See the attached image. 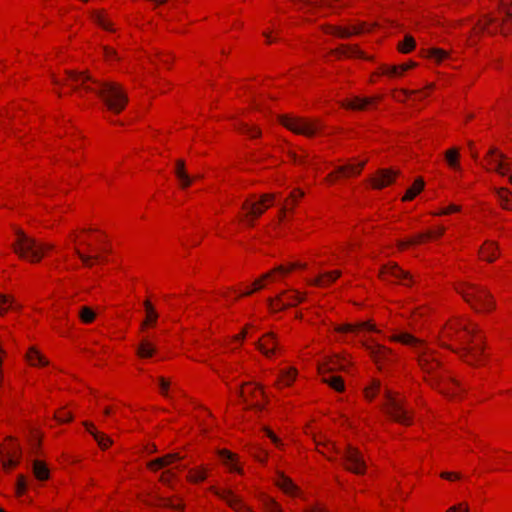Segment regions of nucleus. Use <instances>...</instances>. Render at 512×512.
Returning a JSON list of instances; mask_svg holds the SVG:
<instances>
[{"mask_svg":"<svg viewBox=\"0 0 512 512\" xmlns=\"http://www.w3.org/2000/svg\"><path fill=\"white\" fill-rule=\"evenodd\" d=\"M66 73L67 78L64 84L70 86L73 91L95 92L114 113H120L125 108L128 98L119 84L96 80L86 72L67 71Z\"/></svg>","mask_w":512,"mask_h":512,"instance_id":"nucleus-1","label":"nucleus"},{"mask_svg":"<svg viewBox=\"0 0 512 512\" xmlns=\"http://www.w3.org/2000/svg\"><path fill=\"white\" fill-rule=\"evenodd\" d=\"M392 340L410 346L417 354V361L421 369L427 374L434 375L440 366L439 361L435 358L433 351L422 340L407 332L394 335Z\"/></svg>","mask_w":512,"mask_h":512,"instance_id":"nucleus-2","label":"nucleus"},{"mask_svg":"<svg viewBox=\"0 0 512 512\" xmlns=\"http://www.w3.org/2000/svg\"><path fill=\"white\" fill-rule=\"evenodd\" d=\"M449 337H454L462 344L461 357L469 364H475L481 355V347L478 343L475 327L461 326L460 330L449 328Z\"/></svg>","mask_w":512,"mask_h":512,"instance_id":"nucleus-3","label":"nucleus"},{"mask_svg":"<svg viewBox=\"0 0 512 512\" xmlns=\"http://www.w3.org/2000/svg\"><path fill=\"white\" fill-rule=\"evenodd\" d=\"M15 252L20 256H44L46 253L57 252L55 246L51 243L36 242L29 238L23 232H17V239L14 243Z\"/></svg>","mask_w":512,"mask_h":512,"instance_id":"nucleus-4","label":"nucleus"},{"mask_svg":"<svg viewBox=\"0 0 512 512\" xmlns=\"http://www.w3.org/2000/svg\"><path fill=\"white\" fill-rule=\"evenodd\" d=\"M499 11L503 15L501 19L487 16L485 20L479 23L480 30H486L488 26H495L496 30L503 35L512 32V0H500Z\"/></svg>","mask_w":512,"mask_h":512,"instance_id":"nucleus-5","label":"nucleus"},{"mask_svg":"<svg viewBox=\"0 0 512 512\" xmlns=\"http://www.w3.org/2000/svg\"><path fill=\"white\" fill-rule=\"evenodd\" d=\"M464 299L477 311L489 312L494 308L490 293L483 287L469 285L461 291Z\"/></svg>","mask_w":512,"mask_h":512,"instance_id":"nucleus-6","label":"nucleus"},{"mask_svg":"<svg viewBox=\"0 0 512 512\" xmlns=\"http://www.w3.org/2000/svg\"><path fill=\"white\" fill-rule=\"evenodd\" d=\"M386 399L383 407L386 414L398 423L410 425L412 421L411 411L405 406L404 399L389 391H386Z\"/></svg>","mask_w":512,"mask_h":512,"instance_id":"nucleus-7","label":"nucleus"},{"mask_svg":"<svg viewBox=\"0 0 512 512\" xmlns=\"http://www.w3.org/2000/svg\"><path fill=\"white\" fill-rule=\"evenodd\" d=\"M279 121L288 130L307 137H312L320 129L318 121L301 117L283 115L279 117Z\"/></svg>","mask_w":512,"mask_h":512,"instance_id":"nucleus-8","label":"nucleus"},{"mask_svg":"<svg viewBox=\"0 0 512 512\" xmlns=\"http://www.w3.org/2000/svg\"><path fill=\"white\" fill-rule=\"evenodd\" d=\"M275 199L274 194H263L258 201L246 200L243 209L247 210V224L253 226V220L261 216Z\"/></svg>","mask_w":512,"mask_h":512,"instance_id":"nucleus-9","label":"nucleus"},{"mask_svg":"<svg viewBox=\"0 0 512 512\" xmlns=\"http://www.w3.org/2000/svg\"><path fill=\"white\" fill-rule=\"evenodd\" d=\"M342 461L348 471L355 474H363L365 472L366 464L363 455L357 448L351 445H347L343 451Z\"/></svg>","mask_w":512,"mask_h":512,"instance_id":"nucleus-10","label":"nucleus"},{"mask_svg":"<svg viewBox=\"0 0 512 512\" xmlns=\"http://www.w3.org/2000/svg\"><path fill=\"white\" fill-rule=\"evenodd\" d=\"M337 369H344L343 365L339 362H333L331 365L327 364L323 367L319 368L322 376V381L328 384L331 388L338 392H342L344 390V381L340 376L331 374L333 371Z\"/></svg>","mask_w":512,"mask_h":512,"instance_id":"nucleus-11","label":"nucleus"},{"mask_svg":"<svg viewBox=\"0 0 512 512\" xmlns=\"http://www.w3.org/2000/svg\"><path fill=\"white\" fill-rule=\"evenodd\" d=\"M486 159L491 167V170L496 171L501 176H506L509 174L510 163L506 162V156L497 148H490Z\"/></svg>","mask_w":512,"mask_h":512,"instance_id":"nucleus-12","label":"nucleus"},{"mask_svg":"<svg viewBox=\"0 0 512 512\" xmlns=\"http://www.w3.org/2000/svg\"><path fill=\"white\" fill-rule=\"evenodd\" d=\"M399 174L398 170L393 169H379L375 176L371 178L372 186L375 189H382L393 183L396 176Z\"/></svg>","mask_w":512,"mask_h":512,"instance_id":"nucleus-13","label":"nucleus"},{"mask_svg":"<svg viewBox=\"0 0 512 512\" xmlns=\"http://www.w3.org/2000/svg\"><path fill=\"white\" fill-rule=\"evenodd\" d=\"M364 24L354 25L351 28H343L338 26L328 25L324 28V31L328 34L335 35L339 38H349L351 35H358L365 31Z\"/></svg>","mask_w":512,"mask_h":512,"instance_id":"nucleus-14","label":"nucleus"},{"mask_svg":"<svg viewBox=\"0 0 512 512\" xmlns=\"http://www.w3.org/2000/svg\"><path fill=\"white\" fill-rule=\"evenodd\" d=\"M292 269H294V265H291V264H288V265H280L279 267H277L275 270L271 271V272H268L266 274H264L262 276V278L256 280L254 283H253V286L254 288L252 290H248L246 291L243 295H250L251 293H253V291L255 290H259L261 288H263L264 286V280H267V279H275L274 276L277 275V274H280V275H285L287 274L288 272H290Z\"/></svg>","mask_w":512,"mask_h":512,"instance_id":"nucleus-15","label":"nucleus"},{"mask_svg":"<svg viewBox=\"0 0 512 512\" xmlns=\"http://www.w3.org/2000/svg\"><path fill=\"white\" fill-rule=\"evenodd\" d=\"M215 493L225 500L231 508L236 512H251V510L242 502L240 498L232 493L230 490H215Z\"/></svg>","mask_w":512,"mask_h":512,"instance_id":"nucleus-16","label":"nucleus"},{"mask_svg":"<svg viewBox=\"0 0 512 512\" xmlns=\"http://www.w3.org/2000/svg\"><path fill=\"white\" fill-rule=\"evenodd\" d=\"M365 163H366L365 161H361L356 164L348 163V164L339 166V167H337V169L334 173H331L328 176V179L332 181L334 179L335 174H341L343 177L359 175L361 173V170L365 166Z\"/></svg>","mask_w":512,"mask_h":512,"instance_id":"nucleus-17","label":"nucleus"},{"mask_svg":"<svg viewBox=\"0 0 512 512\" xmlns=\"http://www.w3.org/2000/svg\"><path fill=\"white\" fill-rule=\"evenodd\" d=\"M255 345L266 357H270L277 347L276 337L273 333H267Z\"/></svg>","mask_w":512,"mask_h":512,"instance_id":"nucleus-18","label":"nucleus"},{"mask_svg":"<svg viewBox=\"0 0 512 512\" xmlns=\"http://www.w3.org/2000/svg\"><path fill=\"white\" fill-rule=\"evenodd\" d=\"M444 231H445V228L442 226H439L433 230H429L427 232L420 233V234L412 237L411 239H409V241L407 243H403L402 245L403 246L413 245V244L422 243L426 240L435 239L437 237H440L444 233Z\"/></svg>","mask_w":512,"mask_h":512,"instance_id":"nucleus-19","label":"nucleus"},{"mask_svg":"<svg viewBox=\"0 0 512 512\" xmlns=\"http://www.w3.org/2000/svg\"><path fill=\"white\" fill-rule=\"evenodd\" d=\"M303 300V297L299 293H294L287 301H284L281 296H278L276 299H269V306L274 311L284 309L288 306L295 305Z\"/></svg>","mask_w":512,"mask_h":512,"instance_id":"nucleus-20","label":"nucleus"},{"mask_svg":"<svg viewBox=\"0 0 512 512\" xmlns=\"http://www.w3.org/2000/svg\"><path fill=\"white\" fill-rule=\"evenodd\" d=\"M375 101L372 97H354L352 99L346 100L343 103V106L348 109L353 110H364L370 104Z\"/></svg>","mask_w":512,"mask_h":512,"instance_id":"nucleus-21","label":"nucleus"},{"mask_svg":"<svg viewBox=\"0 0 512 512\" xmlns=\"http://www.w3.org/2000/svg\"><path fill=\"white\" fill-rule=\"evenodd\" d=\"M83 425L85 426L87 431L94 437V439L97 441L98 445L102 449L108 448L113 443V441L108 436H106L103 433L95 431L92 423L84 422Z\"/></svg>","mask_w":512,"mask_h":512,"instance_id":"nucleus-22","label":"nucleus"},{"mask_svg":"<svg viewBox=\"0 0 512 512\" xmlns=\"http://www.w3.org/2000/svg\"><path fill=\"white\" fill-rule=\"evenodd\" d=\"M175 175L180 181L181 187L186 188L191 185L193 178L185 170V162L181 159L176 161Z\"/></svg>","mask_w":512,"mask_h":512,"instance_id":"nucleus-23","label":"nucleus"},{"mask_svg":"<svg viewBox=\"0 0 512 512\" xmlns=\"http://www.w3.org/2000/svg\"><path fill=\"white\" fill-rule=\"evenodd\" d=\"M331 54L336 55V56L344 55V56H349V57H360V58L368 59L364 55V53L358 49L357 46L342 45L341 47H339L337 49L331 50Z\"/></svg>","mask_w":512,"mask_h":512,"instance_id":"nucleus-24","label":"nucleus"},{"mask_svg":"<svg viewBox=\"0 0 512 512\" xmlns=\"http://www.w3.org/2000/svg\"><path fill=\"white\" fill-rule=\"evenodd\" d=\"M366 348L371 356L375 359V361L384 360L391 353L389 349L378 343L367 345Z\"/></svg>","mask_w":512,"mask_h":512,"instance_id":"nucleus-25","label":"nucleus"},{"mask_svg":"<svg viewBox=\"0 0 512 512\" xmlns=\"http://www.w3.org/2000/svg\"><path fill=\"white\" fill-rule=\"evenodd\" d=\"M277 485L285 493L290 495H296L298 487L292 482V480L284 475H280L277 479Z\"/></svg>","mask_w":512,"mask_h":512,"instance_id":"nucleus-26","label":"nucleus"},{"mask_svg":"<svg viewBox=\"0 0 512 512\" xmlns=\"http://www.w3.org/2000/svg\"><path fill=\"white\" fill-rule=\"evenodd\" d=\"M26 359L29 362L30 365L37 366V365H47L48 361L47 359L34 347L30 348L29 351L26 354Z\"/></svg>","mask_w":512,"mask_h":512,"instance_id":"nucleus-27","label":"nucleus"},{"mask_svg":"<svg viewBox=\"0 0 512 512\" xmlns=\"http://www.w3.org/2000/svg\"><path fill=\"white\" fill-rule=\"evenodd\" d=\"M156 500H157L159 506L170 508L177 512H181L184 508V505L181 502V500H178V502H175L173 498L164 497V496H157Z\"/></svg>","mask_w":512,"mask_h":512,"instance_id":"nucleus-28","label":"nucleus"},{"mask_svg":"<svg viewBox=\"0 0 512 512\" xmlns=\"http://www.w3.org/2000/svg\"><path fill=\"white\" fill-rule=\"evenodd\" d=\"M33 473L35 477L40 481H44L49 478V469L45 463L39 460L33 461Z\"/></svg>","mask_w":512,"mask_h":512,"instance_id":"nucleus-29","label":"nucleus"},{"mask_svg":"<svg viewBox=\"0 0 512 512\" xmlns=\"http://www.w3.org/2000/svg\"><path fill=\"white\" fill-rule=\"evenodd\" d=\"M444 157H445V160L447 162V164L449 165V167L453 168V169H460V165H459V157H460V153H459V149L458 148H451L449 150H447L444 154Z\"/></svg>","mask_w":512,"mask_h":512,"instance_id":"nucleus-30","label":"nucleus"},{"mask_svg":"<svg viewBox=\"0 0 512 512\" xmlns=\"http://www.w3.org/2000/svg\"><path fill=\"white\" fill-rule=\"evenodd\" d=\"M496 195L501 202L503 208L507 210L512 209V197L511 192L507 188L496 189Z\"/></svg>","mask_w":512,"mask_h":512,"instance_id":"nucleus-31","label":"nucleus"},{"mask_svg":"<svg viewBox=\"0 0 512 512\" xmlns=\"http://www.w3.org/2000/svg\"><path fill=\"white\" fill-rule=\"evenodd\" d=\"M424 187V181L422 178H417L414 184L407 189L406 194L403 197V201L412 200Z\"/></svg>","mask_w":512,"mask_h":512,"instance_id":"nucleus-32","label":"nucleus"},{"mask_svg":"<svg viewBox=\"0 0 512 512\" xmlns=\"http://www.w3.org/2000/svg\"><path fill=\"white\" fill-rule=\"evenodd\" d=\"M219 456H220L222 462L225 465L229 466V468L232 471L240 472V469L235 464V457H236L235 454L231 453L228 450H222L219 452Z\"/></svg>","mask_w":512,"mask_h":512,"instance_id":"nucleus-33","label":"nucleus"},{"mask_svg":"<svg viewBox=\"0 0 512 512\" xmlns=\"http://www.w3.org/2000/svg\"><path fill=\"white\" fill-rule=\"evenodd\" d=\"M18 308V305L16 304L15 300L4 294H0V314L3 315L7 312L8 309H16Z\"/></svg>","mask_w":512,"mask_h":512,"instance_id":"nucleus-34","label":"nucleus"},{"mask_svg":"<svg viewBox=\"0 0 512 512\" xmlns=\"http://www.w3.org/2000/svg\"><path fill=\"white\" fill-rule=\"evenodd\" d=\"M144 307L146 311V320L142 324L143 328L146 327L149 323H155L158 318L157 312L148 300L144 302Z\"/></svg>","mask_w":512,"mask_h":512,"instance_id":"nucleus-35","label":"nucleus"},{"mask_svg":"<svg viewBox=\"0 0 512 512\" xmlns=\"http://www.w3.org/2000/svg\"><path fill=\"white\" fill-rule=\"evenodd\" d=\"M154 352L155 348L148 340H143L137 349V354L142 358L151 357Z\"/></svg>","mask_w":512,"mask_h":512,"instance_id":"nucleus-36","label":"nucleus"},{"mask_svg":"<svg viewBox=\"0 0 512 512\" xmlns=\"http://www.w3.org/2000/svg\"><path fill=\"white\" fill-rule=\"evenodd\" d=\"M408 69L409 66H406V64L401 66H383L381 68L383 74H386L391 77L400 76L403 74V72H405Z\"/></svg>","mask_w":512,"mask_h":512,"instance_id":"nucleus-37","label":"nucleus"},{"mask_svg":"<svg viewBox=\"0 0 512 512\" xmlns=\"http://www.w3.org/2000/svg\"><path fill=\"white\" fill-rule=\"evenodd\" d=\"M388 275H391V276H393L395 278H406V277H408V273L405 272L404 270H402L401 268L397 267V266L386 267L382 271L383 279H386V276H388Z\"/></svg>","mask_w":512,"mask_h":512,"instance_id":"nucleus-38","label":"nucleus"},{"mask_svg":"<svg viewBox=\"0 0 512 512\" xmlns=\"http://www.w3.org/2000/svg\"><path fill=\"white\" fill-rule=\"evenodd\" d=\"M358 329H365V330H369V331H376L375 327L368 323V322H362L360 324H358L357 326L355 325H351V324H346L344 325L343 327H341L339 329V331H342V332H354Z\"/></svg>","mask_w":512,"mask_h":512,"instance_id":"nucleus-39","label":"nucleus"},{"mask_svg":"<svg viewBox=\"0 0 512 512\" xmlns=\"http://www.w3.org/2000/svg\"><path fill=\"white\" fill-rule=\"evenodd\" d=\"M415 47V40L411 35H406L404 40L399 43L398 48L402 53H409Z\"/></svg>","mask_w":512,"mask_h":512,"instance_id":"nucleus-40","label":"nucleus"},{"mask_svg":"<svg viewBox=\"0 0 512 512\" xmlns=\"http://www.w3.org/2000/svg\"><path fill=\"white\" fill-rule=\"evenodd\" d=\"M79 317L84 323H91L96 317V313L89 307L83 306L79 312Z\"/></svg>","mask_w":512,"mask_h":512,"instance_id":"nucleus-41","label":"nucleus"},{"mask_svg":"<svg viewBox=\"0 0 512 512\" xmlns=\"http://www.w3.org/2000/svg\"><path fill=\"white\" fill-rule=\"evenodd\" d=\"M427 56L441 62L448 57V52L440 48H431L427 51Z\"/></svg>","mask_w":512,"mask_h":512,"instance_id":"nucleus-42","label":"nucleus"},{"mask_svg":"<svg viewBox=\"0 0 512 512\" xmlns=\"http://www.w3.org/2000/svg\"><path fill=\"white\" fill-rule=\"evenodd\" d=\"M207 477L206 471L204 469L198 470H190L187 476L188 480L191 482H200L205 480Z\"/></svg>","mask_w":512,"mask_h":512,"instance_id":"nucleus-43","label":"nucleus"},{"mask_svg":"<svg viewBox=\"0 0 512 512\" xmlns=\"http://www.w3.org/2000/svg\"><path fill=\"white\" fill-rule=\"evenodd\" d=\"M238 129L241 132H243V133H245V134H247V135H249L250 137H253V138L254 137H259L261 135V131H260L259 128H257V127H250L248 124L243 123V122H241L239 124Z\"/></svg>","mask_w":512,"mask_h":512,"instance_id":"nucleus-44","label":"nucleus"},{"mask_svg":"<svg viewBox=\"0 0 512 512\" xmlns=\"http://www.w3.org/2000/svg\"><path fill=\"white\" fill-rule=\"evenodd\" d=\"M265 512H282L279 505L270 497L263 498Z\"/></svg>","mask_w":512,"mask_h":512,"instance_id":"nucleus-45","label":"nucleus"},{"mask_svg":"<svg viewBox=\"0 0 512 512\" xmlns=\"http://www.w3.org/2000/svg\"><path fill=\"white\" fill-rule=\"evenodd\" d=\"M296 378V370L295 369H289L287 371H283L280 382L286 386L290 385Z\"/></svg>","mask_w":512,"mask_h":512,"instance_id":"nucleus-46","label":"nucleus"},{"mask_svg":"<svg viewBox=\"0 0 512 512\" xmlns=\"http://www.w3.org/2000/svg\"><path fill=\"white\" fill-rule=\"evenodd\" d=\"M92 18H93V20H94L98 25H100V26H101V27H103L104 29H106V30H112V29H111V24H110V23H108V22L105 20V18H104V16L102 15V13H101V12H94V13L92 14Z\"/></svg>","mask_w":512,"mask_h":512,"instance_id":"nucleus-47","label":"nucleus"},{"mask_svg":"<svg viewBox=\"0 0 512 512\" xmlns=\"http://www.w3.org/2000/svg\"><path fill=\"white\" fill-rule=\"evenodd\" d=\"M97 240L100 242V246L98 249L91 250V252L103 253V254L114 252V250L111 248L110 245L104 243V240L102 239L101 236L97 237Z\"/></svg>","mask_w":512,"mask_h":512,"instance_id":"nucleus-48","label":"nucleus"},{"mask_svg":"<svg viewBox=\"0 0 512 512\" xmlns=\"http://www.w3.org/2000/svg\"><path fill=\"white\" fill-rule=\"evenodd\" d=\"M1 462H2V466L3 468L5 469H8V468H11V467H16L18 464H19V459H14L13 456H9V457H2L1 458Z\"/></svg>","mask_w":512,"mask_h":512,"instance_id":"nucleus-49","label":"nucleus"},{"mask_svg":"<svg viewBox=\"0 0 512 512\" xmlns=\"http://www.w3.org/2000/svg\"><path fill=\"white\" fill-rule=\"evenodd\" d=\"M26 490V479L23 475H19L16 483L17 495H22Z\"/></svg>","mask_w":512,"mask_h":512,"instance_id":"nucleus-50","label":"nucleus"},{"mask_svg":"<svg viewBox=\"0 0 512 512\" xmlns=\"http://www.w3.org/2000/svg\"><path fill=\"white\" fill-rule=\"evenodd\" d=\"M183 458H184V456H182L178 452L170 453V454H167V455L163 456V459H165V466L171 464L174 461L181 460Z\"/></svg>","mask_w":512,"mask_h":512,"instance_id":"nucleus-51","label":"nucleus"},{"mask_svg":"<svg viewBox=\"0 0 512 512\" xmlns=\"http://www.w3.org/2000/svg\"><path fill=\"white\" fill-rule=\"evenodd\" d=\"M148 467L152 470H157L165 467V459L163 457L156 458L148 463Z\"/></svg>","mask_w":512,"mask_h":512,"instance_id":"nucleus-52","label":"nucleus"},{"mask_svg":"<svg viewBox=\"0 0 512 512\" xmlns=\"http://www.w3.org/2000/svg\"><path fill=\"white\" fill-rule=\"evenodd\" d=\"M447 512H469V506L467 503L461 502L450 507Z\"/></svg>","mask_w":512,"mask_h":512,"instance_id":"nucleus-53","label":"nucleus"},{"mask_svg":"<svg viewBox=\"0 0 512 512\" xmlns=\"http://www.w3.org/2000/svg\"><path fill=\"white\" fill-rule=\"evenodd\" d=\"M158 382H159V386H160L162 394L164 396L168 397V388L170 386V382L168 380H166L164 377H160L158 379Z\"/></svg>","mask_w":512,"mask_h":512,"instance_id":"nucleus-54","label":"nucleus"},{"mask_svg":"<svg viewBox=\"0 0 512 512\" xmlns=\"http://www.w3.org/2000/svg\"><path fill=\"white\" fill-rule=\"evenodd\" d=\"M339 277L338 271H333L330 273H327L323 279L321 280V283L326 284L335 281Z\"/></svg>","mask_w":512,"mask_h":512,"instance_id":"nucleus-55","label":"nucleus"},{"mask_svg":"<svg viewBox=\"0 0 512 512\" xmlns=\"http://www.w3.org/2000/svg\"><path fill=\"white\" fill-rule=\"evenodd\" d=\"M13 456L14 459H19L21 458V448L18 446V445H13L11 447V449L7 452V457L9 456Z\"/></svg>","mask_w":512,"mask_h":512,"instance_id":"nucleus-56","label":"nucleus"},{"mask_svg":"<svg viewBox=\"0 0 512 512\" xmlns=\"http://www.w3.org/2000/svg\"><path fill=\"white\" fill-rule=\"evenodd\" d=\"M30 445L33 452L36 453V450L38 449L40 445V438L37 436L36 433H33L30 438Z\"/></svg>","mask_w":512,"mask_h":512,"instance_id":"nucleus-57","label":"nucleus"},{"mask_svg":"<svg viewBox=\"0 0 512 512\" xmlns=\"http://www.w3.org/2000/svg\"><path fill=\"white\" fill-rule=\"evenodd\" d=\"M173 477H174V473L171 470H167L162 473V475L160 477V481L163 482L164 484L169 485L170 480Z\"/></svg>","mask_w":512,"mask_h":512,"instance_id":"nucleus-58","label":"nucleus"},{"mask_svg":"<svg viewBox=\"0 0 512 512\" xmlns=\"http://www.w3.org/2000/svg\"><path fill=\"white\" fill-rule=\"evenodd\" d=\"M460 210V207L457 205H450L449 207L442 209L440 212L437 213V215H446L452 212H458Z\"/></svg>","mask_w":512,"mask_h":512,"instance_id":"nucleus-59","label":"nucleus"},{"mask_svg":"<svg viewBox=\"0 0 512 512\" xmlns=\"http://www.w3.org/2000/svg\"><path fill=\"white\" fill-rule=\"evenodd\" d=\"M266 431V435L272 440V442L276 445V446H281L282 443H281V440L269 429H265Z\"/></svg>","mask_w":512,"mask_h":512,"instance_id":"nucleus-60","label":"nucleus"},{"mask_svg":"<svg viewBox=\"0 0 512 512\" xmlns=\"http://www.w3.org/2000/svg\"><path fill=\"white\" fill-rule=\"evenodd\" d=\"M56 419L59 421V422H68L72 419V416L70 413H67V412H63V413H59L56 415Z\"/></svg>","mask_w":512,"mask_h":512,"instance_id":"nucleus-61","label":"nucleus"},{"mask_svg":"<svg viewBox=\"0 0 512 512\" xmlns=\"http://www.w3.org/2000/svg\"><path fill=\"white\" fill-rule=\"evenodd\" d=\"M379 389V384H374L372 387L366 389L365 395L368 399H372L375 395V392Z\"/></svg>","mask_w":512,"mask_h":512,"instance_id":"nucleus-62","label":"nucleus"},{"mask_svg":"<svg viewBox=\"0 0 512 512\" xmlns=\"http://www.w3.org/2000/svg\"><path fill=\"white\" fill-rule=\"evenodd\" d=\"M103 50H104V54H105V57L107 59H112V58H117V53L115 50H113L112 48H109V47H103Z\"/></svg>","mask_w":512,"mask_h":512,"instance_id":"nucleus-63","label":"nucleus"},{"mask_svg":"<svg viewBox=\"0 0 512 512\" xmlns=\"http://www.w3.org/2000/svg\"><path fill=\"white\" fill-rule=\"evenodd\" d=\"M304 193L301 190H295L290 194L293 205L296 204L297 199L302 197Z\"/></svg>","mask_w":512,"mask_h":512,"instance_id":"nucleus-64","label":"nucleus"}]
</instances>
